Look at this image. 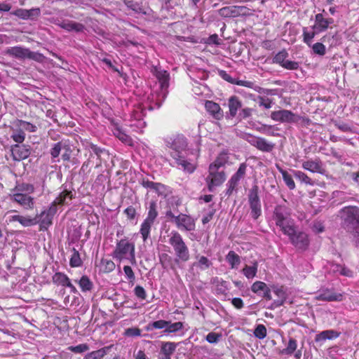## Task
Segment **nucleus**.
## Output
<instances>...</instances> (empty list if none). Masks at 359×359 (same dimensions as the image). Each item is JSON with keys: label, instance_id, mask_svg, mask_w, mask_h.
Masks as SVG:
<instances>
[{"label": "nucleus", "instance_id": "obj_1", "mask_svg": "<svg viewBox=\"0 0 359 359\" xmlns=\"http://www.w3.org/2000/svg\"><path fill=\"white\" fill-rule=\"evenodd\" d=\"M165 146L170 149L169 155L172 158L170 165L183 172L191 174L196 169L195 161L188 157V140L187 137L177 134L165 139Z\"/></svg>", "mask_w": 359, "mask_h": 359}, {"label": "nucleus", "instance_id": "obj_2", "mask_svg": "<svg viewBox=\"0 0 359 359\" xmlns=\"http://www.w3.org/2000/svg\"><path fill=\"white\" fill-rule=\"evenodd\" d=\"M341 228L353 237L355 246L359 248V207L348 205L341 208L337 213Z\"/></svg>", "mask_w": 359, "mask_h": 359}, {"label": "nucleus", "instance_id": "obj_3", "mask_svg": "<svg viewBox=\"0 0 359 359\" xmlns=\"http://www.w3.org/2000/svg\"><path fill=\"white\" fill-rule=\"evenodd\" d=\"M35 191L34 184L27 182H17L11 190L10 199L16 203L25 210H33L35 206V199L31 196Z\"/></svg>", "mask_w": 359, "mask_h": 359}, {"label": "nucleus", "instance_id": "obj_4", "mask_svg": "<svg viewBox=\"0 0 359 359\" xmlns=\"http://www.w3.org/2000/svg\"><path fill=\"white\" fill-rule=\"evenodd\" d=\"M112 257L121 262L123 259L128 260L132 264L136 263L135 244L130 242L128 238L118 241L115 249L111 254Z\"/></svg>", "mask_w": 359, "mask_h": 359}, {"label": "nucleus", "instance_id": "obj_5", "mask_svg": "<svg viewBox=\"0 0 359 359\" xmlns=\"http://www.w3.org/2000/svg\"><path fill=\"white\" fill-rule=\"evenodd\" d=\"M290 215V209L285 205H277L274 208L273 219L283 233H290L291 228L294 226Z\"/></svg>", "mask_w": 359, "mask_h": 359}, {"label": "nucleus", "instance_id": "obj_6", "mask_svg": "<svg viewBox=\"0 0 359 359\" xmlns=\"http://www.w3.org/2000/svg\"><path fill=\"white\" fill-rule=\"evenodd\" d=\"M169 243L172 247L176 256L175 263L186 262L189 259V250L179 232L175 231L171 232Z\"/></svg>", "mask_w": 359, "mask_h": 359}, {"label": "nucleus", "instance_id": "obj_7", "mask_svg": "<svg viewBox=\"0 0 359 359\" xmlns=\"http://www.w3.org/2000/svg\"><path fill=\"white\" fill-rule=\"evenodd\" d=\"M156 76L159 83V90L151 94L157 108H160L168 93L170 74L165 70L156 71Z\"/></svg>", "mask_w": 359, "mask_h": 359}, {"label": "nucleus", "instance_id": "obj_8", "mask_svg": "<svg viewBox=\"0 0 359 359\" xmlns=\"http://www.w3.org/2000/svg\"><path fill=\"white\" fill-rule=\"evenodd\" d=\"M165 217L169 222L175 224L176 227L182 231H192L196 229L195 219L189 215L180 213L175 215L170 210L165 212Z\"/></svg>", "mask_w": 359, "mask_h": 359}, {"label": "nucleus", "instance_id": "obj_9", "mask_svg": "<svg viewBox=\"0 0 359 359\" xmlns=\"http://www.w3.org/2000/svg\"><path fill=\"white\" fill-rule=\"evenodd\" d=\"M288 236L290 243L298 250L304 251L309 245V239L307 233L297 231L295 225L291 228L290 233H283Z\"/></svg>", "mask_w": 359, "mask_h": 359}, {"label": "nucleus", "instance_id": "obj_10", "mask_svg": "<svg viewBox=\"0 0 359 359\" xmlns=\"http://www.w3.org/2000/svg\"><path fill=\"white\" fill-rule=\"evenodd\" d=\"M149 103L139 104L135 107L133 110L131 117L137 122V127L141 130L146 126V123L143 121V118L146 116V110H153L158 109L155 104V100H151V96L149 97Z\"/></svg>", "mask_w": 359, "mask_h": 359}, {"label": "nucleus", "instance_id": "obj_11", "mask_svg": "<svg viewBox=\"0 0 359 359\" xmlns=\"http://www.w3.org/2000/svg\"><path fill=\"white\" fill-rule=\"evenodd\" d=\"M49 22L55 25L60 27L68 32L82 33L86 30L84 25L75 21L62 19L59 17H51L48 19Z\"/></svg>", "mask_w": 359, "mask_h": 359}, {"label": "nucleus", "instance_id": "obj_12", "mask_svg": "<svg viewBox=\"0 0 359 359\" xmlns=\"http://www.w3.org/2000/svg\"><path fill=\"white\" fill-rule=\"evenodd\" d=\"M248 196L250 208V215L253 219H257L262 215V205L259 196V187L257 185L252 187Z\"/></svg>", "mask_w": 359, "mask_h": 359}, {"label": "nucleus", "instance_id": "obj_13", "mask_svg": "<svg viewBox=\"0 0 359 359\" xmlns=\"http://www.w3.org/2000/svg\"><path fill=\"white\" fill-rule=\"evenodd\" d=\"M242 138L262 152L269 153L275 147L274 143L266 140L264 137H257L250 133L243 134Z\"/></svg>", "mask_w": 359, "mask_h": 359}, {"label": "nucleus", "instance_id": "obj_14", "mask_svg": "<svg viewBox=\"0 0 359 359\" xmlns=\"http://www.w3.org/2000/svg\"><path fill=\"white\" fill-rule=\"evenodd\" d=\"M248 165L245 163L240 164L238 170L231 177L226 184V189L224 191L225 196H230L233 191L236 190L238 183L246 175Z\"/></svg>", "mask_w": 359, "mask_h": 359}, {"label": "nucleus", "instance_id": "obj_15", "mask_svg": "<svg viewBox=\"0 0 359 359\" xmlns=\"http://www.w3.org/2000/svg\"><path fill=\"white\" fill-rule=\"evenodd\" d=\"M271 118L275 121H279L281 123H298L302 117L293 113L292 111L287 109H281L278 111H272L271 114Z\"/></svg>", "mask_w": 359, "mask_h": 359}, {"label": "nucleus", "instance_id": "obj_16", "mask_svg": "<svg viewBox=\"0 0 359 359\" xmlns=\"http://www.w3.org/2000/svg\"><path fill=\"white\" fill-rule=\"evenodd\" d=\"M18 211L15 210H11L6 213L7 222H18L23 227H29L37 224V221L30 215H22L17 213Z\"/></svg>", "mask_w": 359, "mask_h": 359}, {"label": "nucleus", "instance_id": "obj_17", "mask_svg": "<svg viewBox=\"0 0 359 359\" xmlns=\"http://www.w3.org/2000/svg\"><path fill=\"white\" fill-rule=\"evenodd\" d=\"M208 175L206 177V182L208 184V190L213 191L215 188L220 186L226 180V173L224 170H210L208 169Z\"/></svg>", "mask_w": 359, "mask_h": 359}, {"label": "nucleus", "instance_id": "obj_18", "mask_svg": "<svg viewBox=\"0 0 359 359\" xmlns=\"http://www.w3.org/2000/svg\"><path fill=\"white\" fill-rule=\"evenodd\" d=\"M343 295L341 293L335 292L334 289H322L317 296V299L326 302H341Z\"/></svg>", "mask_w": 359, "mask_h": 359}, {"label": "nucleus", "instance_id": "obj_19", "mask_svg": "<svg viewBox=\"0 0 359 359\" xmlns=\"http://www.w3.org/2000/svg\"><path fill=\"white\" fill-rule=\"evenodd\" d=\"M251 290L266 300L272 299L270 288L262 281L255 282L251 286Z\"/></svg>", "mask_w": 359, "mask_h": 359}, {"label": "nucleus", "instance_id": "obj_20", "mask_svg": "<svg viewBox=\"0 0 359 359\" xmlns=\"http://www.w3.org/2000/svg\"><path fill=\"white\" fill-rule=\"evenodd\" d=\"M334 19L332 18H325L323 13H318L315 16V25L312 27L313 29L317 30V32L325 31L330 25L334 23Z\"/></svg>", "mask_w": 359, "mask_h": 359}, {"label": "nucleus", "instance_id": "obj_21", "mask_svg": "<svg viewBox=\"0 0 359 359\" xmlns=\"http://www.w3.org/2000/svg\"><path fill=\"white\" fill-rule=\"evenodd\" d=\"M63 148H72L69 140H62L51 146L50 154L53 162H59V156Z\"/></svg>", "mask_w": 359, "mask_h": 359}, {"label": "nucleus", "instance_id": "obj_22", "mask_svg": "<svg viewBox=\"0 0 359 359\" xmlns=\"http://www.w3.org/2000/svg\"><path fill=\"white\" fill-rule=\"evenodd\" d=\"M83 146L84 148L88 149L89 151L93 152L97 156V158L99 161L97 165L101 164L102 156H106L107 158L109 156V153L106 149L100 147L97 144H95L90 142L86 141L83 144Z\"/></svg>", "mask_w": 359, "mask_h": 359}, {"label": "nucleus", "instance_id": "obj_23", "mask_svg": "<svg viewBox=\"0 0 359 359\" xmlns=\"http://www.w3.org/2000/svg\"><path fill=\"white\" fill-rule=\"evenodd\" d=\"M13 155L15 160L20 161L29 157L31 154L30 147L25 144H15L13 146Z\"/></svg>", "mask_w": 359, "mask_h": 359}, {"label": "nucleus", "instance_id": "obj_24", "mask_svg": "<svg viewBox=\"0 0 359 359\" xmlns=\"http://www.w3.org/2000/svg\"><path fill=\"white\" fill-rule=\"evenodd\" d=\"M140 184L145 189L155 191L158 195H162L166 190V186L160 183L149 181L148 179L142 178Z\"/></svg>", "mask_w": 359, "mask_h": 359}, {"label": "nucleus", "instance_id": "obj_25", "mask_svg": "<svg viewBox=\"0 0 359 359\" xmlns=\"http://www.w3.org/2000/svg\"><path fill=\"white\" fill-rule=\"evenodd\" d=\"M302 168L311 172H318L322 174L324 171L323 163L320 158H316L314 160L310 159L303 161Z\"/></svg>", "mask_w": 359, "mask_h": 359}, {"label": "nucleus", "instance_id": "obj_26", "mask_svg": "<svg viewBox=\"0 0 359 359\" xmlns=\"http://www.w3.org/2000/svg\"><path fill=\"white\" fill-rule=\"evenodd\" d=\"M210 283L215 286V293L217 295H226L229 290V283L221 278H212Z\"/></svg>", "mask_w": 359, "mask_h": 359}, {"label": "nucleus", "instance_id": "obj_27", "mask_svg": "<svg viewBox=\"0 0 359 359\" xmlns=\"http://www.w3.org/2000/svg\"><path fill=\"white\" fill-rule=\"evenodd\" d=\"M206 111L215 119L220 120L223 118L224 114L220 106L210 100H207L205 104Z\"/></svg>", "mask_w": 359, "mask_h": 359}, {"label": "nucleus", "instance_id": "obj_28", "mask_svg": "<svg viewBox=\"0 0 359 359\" xmlns=\"http://www.w3.org/2000/svg\"><path fill=\"white\" fill-rule=\"evenodd\" d=\"M53 217L48 213L43 214V211L40 214H37L34 219L37 221V224H39L41 231H46L53 224Z\"/></svg>", "mask_w": 359, "mask_h": 359}, {"label": "nucleus", "instance_id": "obj_29", "mask_svg": "<svg viewBox=\"0 0 359 359\" xmlns=\"http://www.w3.org/2000/svg\"><path fill=\"white\" fill-rule=\"evenodd\" d=\"M29 48L20 46L9 47L6 50V54L18 60H25L27 57Z\"/></svg>", "mask_w": 359, "mask_h": 359}, {"label": "nucleus", "instance_id": "obj_30", "mask_svg": "<svg viewBox=\"0 0 359 359\" xmlns=\"http://www.w3.org/2000/svg\"><path fill=\"white\" fill-rule=\"evenodd\" d=\"M229 155L228 153L226 151H222L219 154V155L217 156L216 159L210 164L209 168L210 170H224L225 168V165L229 162Z\"/></svg>", "mask_w": 359, "mask_h": 359}, {"label": "nucleus", "instance_id": "obj_31", "mask_svg": "<svg viewBox=\"0 0 359 359\" xmlns=\"http://www.w3.org/2000/svg\"><path fill=\"white\" fill-rule=\"evenodd\" d=\"M340 332L334 330H324L319 334H317L315 337V341L317 343H323L327 339L332 340L337 339L339 337Z\"/></svg>", "mask_w": 359, "mask_h": 359}, {"label": "nucleus", "instance_id": "obj_32", "mask_svg": "<svg viewBox=\"0 0 359 359\" xmlns=\"http://www.w3.org/2000/svg\"><path fill=\"white\" fill-rule=\"evenodd\" d=\"M123 4L128 9L130 10L134 14L147 15V12L142 4L134 0H123Z\"/></svg>", "mask_w": 359, "mask_h": 359}, {"label": "nucleus", "instance_id": "obj_33", "mask_svg": "<svg viewBox=\"0 0 359 359\" xmlns=\"http://www.w3.org/2000/svg\"><path fill=\"white\" fill-rule=\"evenodd\" d=\"M241 9L236 6H225L218 10V14L224 18H234L239 16L238 11Z\"/></svg>", "mask_w": 359, "mask_h": 359}, {"label": "nucleus", "instance_id": "obj_34", "mask_svg": "<svg viewBox=\"0 0 359 359\" xmlns=\"http://www.w3.org/2000/svg\"><path fill=\"white\" fill-rule=\"evenodd\" d=\"M228 106L230 116L235 117L238 114V111L242 108V102L238 97L231 96L229 99Z\"/></svg>", "mask_w": 359, "mask_h": 359}, {"label": "nucleus", "instance_id": "obj_35", "mask_svg": "<svg viewBox=\"0 0 359 359\" xmlns=\"http://www.w3.org/2000/svg\"><path fill=\"white\" fill-rule=\"evenodd\" d=\"M179 343L163 341L161 346L160 354H163L171 358V355L174 353Z\"/></svg>", "mask_w": 359, "mask_h": 359}, {"label": "nucleus", "instance_id": "obj_36", "mask_svg": "<svg viewBox=\"0 0 359 359\" xmlns=\"http://www.w3.org/2000/svg\"><path fill=\"white\" fill-rule=\"evenodd\" d=\"M330 270L334 273H339L346 277H351L353 276L352 271L346 268L345 266H342L339 264L331 263L330 265Z\"/></svg>", "mask_w": 359, "mask_h": 359}, {"label": "nucleus", "instance_id": "obj_37", "mask_svg": "<svg viewBox=\"0 0 359 359\" xmlns=\"http://www.w3.org/2000/svg\"><path fill=\"white\" fill-rule=\"evenodd\" d=\"M73 198L72 191L65 189L54 201L57 205H67L69 203L68 201H71Z\"/></svg>", "mask_w": 359, "mask_h": 359}, {"label": "nucleus", "instance_id": "obj_38", "mask_svg": "<svg viewBox=\"0 0 359 359\" xmlns=\"http://www.w3.org/2000/svg\"><path fill=\"white\" fill-rule=\"evenodd\" d=\"M83 292H90L93 288V283L88 276L83 275L79 280H75Z\"/></svg>", "mask_w": 359, "mask_h": 359}, {"label": "nucleus", "instance_id": "obj_39", "mask_svg": "<svg viewBox=\"0 0 359 359\" xmlns=\"http://www.w3.org/2000/svg\"><path fill=\"white\" fill-rule=\"evenodd\" d=\"M153 224L154 223L144 219L141 224L139 233H140L144 243H146L147 240L150 238V233Z\"/></svg>", "mask_w": 359, "mask_h": 359}, {"label": "nucleus", "instance_id": "obj_40", "mask_svg": "<svg viewBox=\"0 0 359 359\" xmlns=\"http://www.w3.org/2000/svg\"><path fill=\"white\" fill-rule=\"evenodd\" d=\"M226 261L232 269H237L241 262L240 256L233 250H230L226 255Z\"/></svg>", "mask_w": 359, "mask_h": 359}, {"label": "nucleus", "instance_id": "obj_41", "mask_svg": "<svg viewBox=\"0 0 359 359\" xmlns=\"http://www.w3.org/2000/svg\"><path fill=\"white\" fill-rule=\"evenodd\" d=\"M15 126L17 128H21L24 132L35 133L38 129L35 124L21 119H17L15 122Z\"/></svg>", "mask_w": 359, "mask_h": 359}, {"label": "nucleus", "instance_id": "obj_42", "mask_svg": "<svg viewBox=\"0 0 359 359\" xmlns=\"http://www.w3.org/2000/svg\"><path fill=\"white\" fill-rule=\"evenodd\" d=\"M279 128L274 125H262L259 128V131L264 135L273 137H278L280 136L278 131Z\"/></svg>", "mask_w": 359, "mask_h": 359}, {"label": "nucleus", "instance_id": "obj_43", "mask_svg": "<svg viewBox=\"0 0 359 359\" xmlns=\"http://www.w3.org/2000/svg\"><path fill=\"white\" fill-rule=\"evenodd\" d=\"M53 283L57 285L66 287L70 281L69 277L64 273L56 272L52 277Z\"/></svg>", "mask_w": 359, "mask_h": 359}, {"label": "nucleus", "instance_id": "obj_44", "mask_svg": "<svg viewBox=\"0 0 359 359\" xmlns=\"http://www.w3.org/2000/svg\"><path fill=\"white\" fill-rule=\"evenodd\" d=\"M198 261L194 263V266L197 267L201 271H205L209 269L212 265V262L205 256H196Z\"/></svg>", "mask_w": 359, "mask_h": 359}, {"label": "nucleus", "instance_id": "obj_45", "mask_svg": "<svg viewBox=\"0 0 359 359\" xmlns=\"http://www.w3.org/2000/svg\"><path fill=\"white\" fill-rule=\"evenodd\" d=\"M157 216V203L155 201H151L149 203V210L147 212V217L144 219V220L154 223Z\"/></svg>", "mask_w": 359, "mask_h": 359}, {"label": "nucleus", "instance_id": "obj_46", "mask_svg": "<svg viewBox=\"0 0 359 359\" xmlns=\"http://www.w3.org/2000/svg\"><path fill=\"white\" fill-rule=\"evenodd\" d=\"M168 320H158L156 321L151 322L147 325L145 330L148 332L153 331L154 330L164 329L167 327Z\"/></svg>", "mask_w": 359, "mask_h": 359}, {"label": "nucleus", "instance_id": "obj_47", "mask_svg": "<svg viewBox=\"0 0 359 359\" xmlns=\"http://www.w3.org/2000/svg\"><path fill=\"white\" fill-rule=\"evenodd\" d=\"M183 327L184 323L182 322L171 323V321H168V324L165 327V330H163L162 332L163 333V334L175 333L182 330Z\"/></svg>", "mask_w": 359, "mask_h": 359}, {"label": "nucleus", "instance_id": "obj_48", "mask_svg": "<svg viewBox=\"0 0 359 359\" xmlns=\"http://www.w3.org/2000/svg\"><path fill=\"white\" fill-rule=\"evenodd\" d=\"M297 348V341L294 338H290L288 344L285 348H283L282 351H280V354L282 355H292Z\"/></svg>", "mask_w": 359, "mask_h": 359}, {"label": "nucleus", "instance_id": "obj_49", "mask_svg": "<svg viewBox=\"0 0 359 359\" xmlns=\"http://www.w3.org/2000/svg\"><path fill=\"white\" fill-rule=\"evenodd\" d=\"M291 172H292L294 177L301 181V182L309 185L313 184V180L306 173L296 170H292Z\"/></svg>", "mask_w": 359, "mask_h": 359}, {"label": "nucleus", "instance_id": "obj_50", "mask_svg": "<svg viewBox=\"0 0 359 359\" xmlns=\"http://www.w3.org/2000/svg\"><path fill=\"white\" fill-rule=\"evenodd\" d=\"M279 172L281 173L283 176V179L287 187L290 189L293 190L295 189V183L292 179V175H290L286 170H283L281 168H278Z\"/></svg>", "mask_w": 359, "mask_h": 359}, {"label": "nucleus", "instance_id": "obj_51", "mask_svg": "<svg viewBox=\"0 0 359 359\" xmlns=\"http://www.w3.org/2000/svg\"><path fill=\"white\" fill-rule=\"evenodd\" d=\"M116 265L114 262L108 259H102L100 262V270L104 273H110L114 270Z\"/></svg>", "mask_w": 359, "mask_h": 359}, {"label": "nucleus", "instance_id": "obj_52", "mask_svg": "<svg viewBox=\"0 0 359 359\" xmlns=\"http://www.w3.org/2000/svg\"><path fill=\"white\" fill-rule=\"evenodd\" d=\"M243 273L244 276L248 278L251 279L256 276L257 272V264L255 263L252 266L245 265V266L243 269Z\"/></svg>", "mask_w": 359, "mask_h": 359}, {"label": "nucleus", "instance_id": "obj_53", "mask_svg": "<svg viewBox=\"0 0 359 359\" xmlns=\"http://www.w3.org/2000/svg\"><path fill=\"white\" fill-rule=\"evenodd\" d=\"M73 253L71 256L70 260H69V265L72 267H79L82 265L83 262L80 257V254L78 250H76L75 248H73L72 250Z\"/></svg>", "mask_w": 359, "mask_h": 359}, {"label": "nucleus", "instance_id": "obj_54", "mask_svg": "<svg viewBox=\"0 0 359 359\" xmlns=\"http://www.w3.org/2000/svg\"><path fill=\"white\" fill-rule=\"evenodd\" d=\"M319 34L317 32V30L313 29L311 32H309L306 27L303 29V41L305 43H306L309 47L311 46L312 39L315 37L316 34Z\"/></svg>", "mask_w": 359, "mask_h": 359}, {"label": "nucleus", "instance_id": "obj_55", "mask_svg": "<svg viewBox=\"0 0 359 359\" xmlns=\"http://www.w3.org/2000/svg\"><path fill=\"white\" fill-rule=\"evenodd\" d=\"M288 57V53L285 49H283L275 55L273 57V63L278 64L282 67V64L286 61V58Z\"/></svg>", "mask_w": 359, "mask_h": 359}, {"label": "nucleus", "instance_id": "obj_56", "mask_svg": "<svg viewBox=\"0 0 359 359\" xmlns=\"http://www.w3.org/2000/svg\"><path fill=\"white\" fill-rule=\"evenodd\" d=\"M11 138L15 142L21 144L25 139V133L21 128H18L13 130Z\"/></svg>", "mask_w": 359, "mask_h": 359}, {"label": "nucleus", "instance_id": "obj_57", "mask_svg": "<svg viewBox=\"0 0 359 359\" xmlns=\"http://www.w3.org/2000/svg\"><path fill=\"white\" fill-rule=\"evenodd\" d=\"M114 135L122 142H123V143H125L126 144H128V145L131 144V143H132L131 137L129 135H128L126 133H125L120 128H116L115 130Z\"/></svg>", "mask_w": 359, "mask_h": 359}, {"label": "nucleus", "instance_id": "obj_58", "mask_svg": "<svg viewBox=\"0 0 359 359\" xmlns=\"http://www.w3.org/2000/svg\"><path fill=\"white\" fill-rule=\"evenodd\" d=\"M254 335L259 339H263L266 336V329L264 325L259 324L257 325L254 330Z\"/></svg>", "mask_w": 359, "mask_h": 359}, {"label": "nucleus", "instance_id": "obj_59", "mask_svg": "<svg viewBox=\"0 0 359 359\" xmlns=\"http://www.w3.org/2000/svg\"><path fill=\"white\" fill-rule=\"evenodd\" d=\"M110 348V346H105L100 349L93 351L90 353L92 355L94 359H102L107 353Z\"/></svg>", "mask_w": 359, "mask_h": 359}, {"label": "nucleus", "instance_id": "obj_60", "mask_svg": "<svg viewBox=\"0 0 359 359\" xmlns=\"http://www.w3.org/2000/svg\"><path fill=\"white\" fill-rule=\"evenodd\" d=\"M311 47L314 54L323 56L326 53V48L322 43H316Z\"/></svg>", "mask_w": 359, "mask_h": 359}, {"label": "nucleus", "instance_id": "obj_61", "mask_svg": "<svg viewBox=\"0 0 359 359\" xmlns=\"http://www.w3.org/2000/svg\"><path fill=\"white\" fill-rule=\"evenodd\" d=\"M221 338L222 334L211 332L206 335L205 340L210 344H217Z\"/></svg>", "mask_w": 359, "mask_h": 359}, {"label": "nucleus", "instance_id": "obj_62", "mask_svg": "<svg viewBox=\"0 0 359 359\" xmlns=\"http://www.w3.org/2000/svg\"><path fill=\"white\" fill-rule=\"evenodd\" d=\"M124 335L128 337H136L141 336V330L138 327H128L125 330Z\"/></svg>", "mask_w": 359, "mask_h": 359}, {"label": "nucleus", "instance_id": "obj_63", "mask_svg": "<svg viewBox=\"0 0 359 359\" xmlns=\"http://www.w3.org/2000/svg\"><path fill=\"white\" fill-rule=\"evenodd\" d=\"M253 111L254 109L250 107L241 109L237 117L240 120L248 118L252 116Z\"/></svg>", "mask_w": 359, "mask_h": 359}, {"label": "nucleus", "instance_id": "obj_64", "mask_svg": "<svg viewBox=\"0 0 359 359\" xmlns=\"http://www.w3.org/2000/svg\"><path fill=\"white\" fill-rule=\"evenodd\" d=\"M41 15V9L39 8H32L27 10V20H36Z\"/></svg>", "mask_w": 359, "mask_h": 359}]
</instances>
